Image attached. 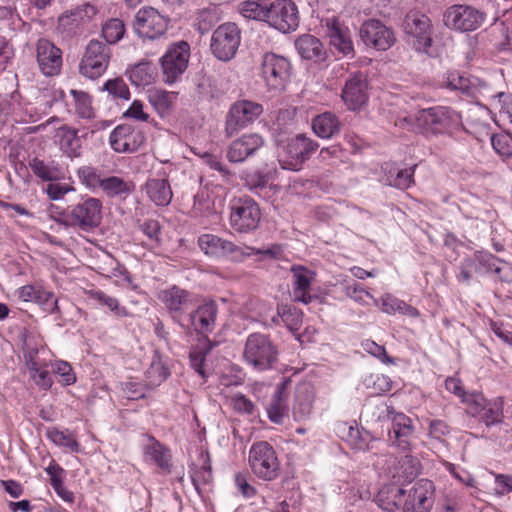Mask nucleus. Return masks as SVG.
<instances>
[{
    "label": "nucleus",
    "mask_w": 512,
    "mask_h": 512,
    "mask_svg": "<svg viewBox=\"0 0 512 512\" xmlns=\"http://www.w3.org/2000/svg\"><path fill=\"white\" fill-rule=\"evenodd\" d=\"M283 322L291 331H298L301 324V313L296 308L284 307L281 311H278Z\"/></svg>",
    "instance_id": "60"
},
{
    "label": "nucleus",
    "mask_w": 512,
    "mask_h": 512,
    "mask_svg": "<svg viewBox=\"0 0 512 512\" xmlns=\"http://www.w3.org/2000/svg\"><path fill=\"white\" fill-rule=\"evenodd\" d=\"M360 37L366 46L379 51L388 50L396 41L393 30L379 20H368L360 28Z\"/></svg>",
    "instance_id": "20"
},
{
    "label": "nucleus",
    "mask_w": 512,
    "mask_h": 512,
    "mask_svg": "<svg viewBox=\"0 0 512 512\" xmlns=\"http://www.w3.org/2000/svg\"><path fill=\"white\" fill-rule=\"evenodd\" d=\"M378 464H382V469L393 479L411 480L418 474V459L408 453L400 458L391 454L384 455L382 463Z\"/></svg>",
    "instance_id": "23"
},
{
    "label": "nucleus",
    "mask_w": 512,
    "mask_h": 512,
    "mask_svg": "<svg viewBox=\"0 0 512 512\" xmlns=\"http://www.w3.org/2000/svg\"><path fill=\"white\" fill-rule=\"evenodd\" d=\"M218 314V306L215 301H206L196 308H192L185 318L186 325L183 327L193 330L207 339V335L215 329Z\"/></svg>",
    "instance_id": "17"
},
{
    "label": "nucleus",
    "mask_w": 512,
    "mask_h": 512,
    "mask_svg": "<svg viewBox=\"0 0 512 512\" xmlns=\"http://www.w3.org/2000/svg\"><path fill=\"white\" fill-rule=\"evenodd\" d=\"M39 69L45 76H55L62 67V51L47 39H39L36 45Z\"/></svg>",
    "instance_id": "24"
},
{
    "label": "nucleus",
    "mask_w": 512,
    "mask_h": 512,
    "mask_svg": "<svg viewBox=\"0 0 512 512\" xmlns=\"http://www.w3.org/2000/svg\"><path fill=\"white\" fill-rule=\"evenodd\" d=\"M326 35L330 39V44L343 55L352 54L353 44L350 32L347 27L341 24L336 18L327 19Z\"/></svg>",
    "instance_id": "28"
},
{
    "label": "nucleus",
    "mask_w": 512,
    "mask_h": 512,
    "mask_svg": "<svg viewBox=\"0 0 512 512\" xmlns=\"http://www.w3.org/2000/svg\"><path fill=\"white\" fill-rule=\"evenodd\" d=\"M312 130L320 138L329 139L340 132L341 122L331 112H324L312 119Z\"/></svg>",
    "instance_id": "32"
},
{
    "label": "nucleus",
    "mask_w": 512,
    "mask_h": 512,
    "mask_svg": "<svg viewBox=\"0 0 512 512\" xmlns=\"http://www.w3.org/2000/svg\"><path fill=\"white\" fill-rule=\"evenodd\" d=\"M35 303L42 305L49 313H58V299L53 292L47 291L40 286Z\"/></svg>",
    "instance_id": "59"
},
{
    "label": "nucleus",
    "mask_w": 512,
    "mask_h": 512,
    "mask_svg": "<svg viewBox=\"0 0 512 512\" xmlns=\"http://www.w3.org/2000/svg\"><path fill=\"white\" fill-rule=\"evenodd\" d=\"M263 19L282 33L295 31L299 25V12L292 0H275L262 8Z\"/></svg>",
    "instance_id": "6"
},
{
    "label": "nucleus",
    "mask_w": 512,
    "mask_h": 512,
    "mask_svg": "<svg viewBox=\"0 0 512 512\" xmlns=\"http://www.w3.org/2000/svg\"><path fill=\"white\" fill-rule=\"evenodd\" d=\"M462 402L466 405V411L473 417H477L479 413L484 410V407L489 401L483 396L482 393L472 392L467 393Z\"/></svg>",
    "instance_id": "51"
},
{
    "label": "nucleus",
    "mask_w": 512,
    "mask_h": 512,
    "mask_svg": "<svg viewBox=\"0 0 512 512\" xmlns=\"http://www.w3.org/2000/svg\"><path fill=\"white\" fill-rule=\"evenodd\" d=\"M230 209V224L235 231L248 233L258 228L261 210L254 199L248 196L236 198Z\"/></svg>",
    "instance_id": "7"
},
{
    "label": "nucleus",
    "mask_w": 512,
    "mask_h": 512,
    "mask_svg": "<svg viewBox=\"0 0 512 512\" xmlns=\"http://www.w3.org/2000/svg\"><path fill=\"white\" fill-rule=\"evenodd\" d=\"M193 211L197 215H208L211 213L209 193L203 189L194 196Z\"/></svg>",
    "instance_id": "63"
},
{
    "label": "nucleus",
    "mask_w": 512,
    "mask_h": 512,
    "mask_svg": "<svg viewBox=\"0 0 512 512\" xmlns=\"http://www.w3.org/2000/svg\"><path fill=\"white\" fill-rule=\"evenodd\" d=\"M71 95L75 102V110L77 115L82 119H91L94 117V109L92 107L91 96L84 92L72 89Z\"/></svg>",
    "instance_id": "42"
},
{
    "label": "nucleus",
    "mask_w": 512,
    "mask_h": 512,
    "mask_svg": "<svg viewBox=\"0 0 512 512\" xmlns=\"http://www.w3.org/2000/svg\"><path fill=\"white\" fill-rule=\"evenodd\" d=\"M313 409V399L308 393L298 391L295 396V402L293 405V417L296 421H302L307 419Z\"/></svg>",
    "instance_id": "44"
},
{
    "label": "nucleus",
    "mask_w": 512,
    "mask_h": 512,
    "mask_svg": "<svg viewBox=\"0 0 512 512\" xmlns=\"http://www.w3.org/2000/svg\"><path fill=\"white\" fill-rule=\"evenodd\" d=\"M60 148L70 158H77L81 155L82 144L78 131L70 126L63 125L59 128Z\"/></svg>",
    "instance_id": "34"
},
{
    "label": "nucleus",
    "mask_w": 512,
    "mask_h": 512,
    "mask_svg": "<svg viewBox=\"0 0 512 512\" xmlns=\"http://www.w3.org/2000/svg\"><path fill=\"white\" fill-rule=\"evenodd\" d=\"M382 311L388 314H395L398 312L412 318L419 316V311L415 307L390 295L382 298Z\"/></svg>",
    "instance_id": "40"
},
{
    "label": "nucleus",
    "mask_w": 512,
    "mask_h": 512,
    "mask_svg": "<svg viewBox=\"0 0 512 512\" xmlns=\"http://www.w3.org/2000/svg\"><path fill=\"white\" fill-rule=\"evenodd\" d=\"M368 433L363 435L358 428L349 427L347 442L355 450H366L368 448Z\"/></svg>",
    "instance_id": "62"
},
{
    "label": "nucleus",
    "mask_w": 512,
    "mask_h": 512,
    "mask_svg": "<svg viewBox=\"0 0 512 512\" xmlns=\"http://www.w3.org/2000/svg\"><path fill=\"white\" fill-rule=\"evenodd\" d=\"M241 41V33L235 23L220 25L211 36L210 49L220 61L227 62L234 58Z\"/></svg>",
    "instance_id": "11"
},
{
    "label": "nucleus",
    "mask_w": 512,
    "mask_h": 512,
    "mask_svg": "<svg viewBox=\"0 0 512 512\" xmlns=\"http://www.w3.org/2000/svg\"><path fill=\"white\" fill-rule=\"evenodd\" d=\"M214 344L206 339L202 346H197L189 352V360L191 367L203 378L206 376L204 370V362L206 355L212 350Z\"/></svg>",
    "instance_id": "43"
},
{
    "label": "nucleus",
    "mask_w": 512,
    "mask_h": 512,
    "mask_svg": "<svg viewBox=\"0 0 512 512\" xmlns=\"http://www.w3.org/2000/svg\"><path fill=\"white\" fill-rule=\"evenodd\" d=\"M168 27V19L152 7L140 9L135 16L134 29L142 38L156 39L162 36Z\"/></svg>",
    "instance_id": "19"
},
{
    "label": "nucleus",
    "mask_w": 512,
    "mask_h": 512,
    "mask_svg": "<svg viewBox=\"0 0 512 512\" xmlns=\"http://www.w3.org/2000/svg\"><path fill=\"white\" fill-rule=\"evenodd\" d=\"M55 220L66 227L91 232L101 224L102 202L97 198L87 197L59 213Z\"/></svg>",
    "instance_id": "2"
},
{
    "label": "nucleus",
    "mask_w": 512,
    "mask_h": 512,
    "mask_svg": "<svg viewBox=\"0 0 512 512\" xmlns=\"http://www.w3.org/2000/svg\"><path fill=\"white\" fill-rule=\"evenodd\" d=\"M111 58L109 46L99 40L87 44L79 64V72L89 79L99 78L107 69Z\"/></svg>",
    "instance_id": "9"
},
{
    "label": "nucleus",
    "mask_w": 512,
    "mask_h": 512,
    "mask_svg": "<svg viewBox=\"0 0 512 512\" xmlns=\"http://www.w3.org/2000/svg\"><path fill=\"white\" fill-rule=\"evenodd\" d=\"M405 496V489L397 485L383 486L375 497V502L379 508L387 512H395L400 508Z\"/></svg>",
    "instance_id": "31"
},
{
    "label": "nucleus",
    "mask_w": 512,
    "mask_h": 512,
    "mask_svg": "<svg viewBox=\"0 0 512 512\" xmlns=\"http://www.w3.org/2000/svg\"><path fill=\"white\" fill-rule=\"evenodd\" d=\"M96 13L97 9L93 5L84 4L83 6L78 7L75 10L63 13L58 19V24L59 26H64L68 24V20L71 17H75L74 20H90L92 17L96 15Z\"/></svg>",
    "instance_id": "50"
},
{
    "label": "nucleus",
    "mask_w": 512,
    "mask_h": 512,
    "mask_svg": "<svg viewBox=\"0 0 512 512\" xmlns=\"http://www.w3.org/2000/svg\"><path fill=\"white\" fill-rule=\"evenodd\" d=\"M159 178H150L143 186L149 200L157 206H168L171 203L173 192L169 181L165 178L166 172H159Z\"/></svg>",
    "instance_id": "27"
},
{
    "label": "nucleus",
    "mask_w": 512,
    "mask_h": 512,
    "mask_svg": "<svg viewBox=\"0 0 512 512\" xmlns=\"http://www.w3.org/2000/svg\"><path fill=\"white\" fill-rule=\"evenodd\" d=\"M128 78L135 86H148L154 82L155 69L148 62H141L127 72Z\"/></svg>",
    "instance_id": "38"
},
{
    "label": "nucleus",
    "mask_w": 512,
    "mask_h": 512,
    "mask_svg": "<svg viewBox=\"0 0 512 512\" xmlns=\"http://www.w3.org/2000/svg\"><path fill=\"white\" fill-rule=\"evenodd\" d=\"M243 358L255 370L266 371L277 363L278 349L269 335L252 333L246 339Z\"/></svg>",
    "instance_id": "4"
},
{
    "label": "nucleus",
    "mask_w": 512,
    "mask_h": 512,
    "mask_svg": "<svg viewBox=\"0 0 512 512\" xmlns=\"http://www.w3.org/2000/svg\"><path fill=\"white\" fill-rule=\"evenodd\" d=\"M291 65L287 58L266 53L261 63L262 78L269 90L279 92L289 79Z\"/></svg>",
    "instance_id": "14"
},
{
    "label": "nucleus",
    "mask_w": 512,
    "mask_h": 512,
    "mask_svg": "<svg viewBox=\"0 0 512 512\" xmlns=\"http://www.w3.org/2000/svg\"><path fill=\"white\" fill-rule=\"evenodd\" d=\"M201 465L193 464L190 467L191 480L197 491L200 490L201 485H206L212 481V467L210 456L207 452L200 453Z\"/></svg>",
    "instance_id": "37"
},
{
    "label": "nucleus",
    "mask_w": 512,
    "mask_h": 512,
    "mask_svg": "<svg viewBox=\"0 0 512 512\" xmlns=\"http://www.w3.org/2000/svg\"><path fill=\"white\" fill-rule=\"evenodd\" d=\"M292 271L293 277L295 278V298L296 300L307 304L311 301V296L308 291L313 277L311 276L310 271L302 266L293 267Z\"/></svg>",
    "instance_id": "35"
},
{
    "label": "nucleus",
    "mask_w": 512,
    "mask_h": 512,
    "mask_svg": "<svg viewBox=\"0 0 512 512\" xmlns=\"http://www.w3.org/2000/svg\"><path fill=\"white\" fill-rule=\"evenodd\" d=\"M30 378L40 389L49 390L53 385L52 377L48 370L41 364L28 370Z\"/></svg>",
    "instance_id": "56"
},
{
    "label": "nucleus",
    "mask_w": 512,
    "mask_h": 512,
    "mask_svg": "<svg viewBox=\"0 0 512 512\" xmlns=\"http://www.w3.org/2000/svg\"><path fill=\"white\" fill-rule=\"evenodd\" d=\"M33 174L42 181L55 182L64 178L62 167L55 161L44 162L38 157L32 158L28 163Z\"/></svg>",
    "instance_id": "33"
},
{
    "label": "nucleus",
    "mask_w": 512,
    "mask_h": 512,
    "mask_svg": "<svg viewBox=\"0 0 512 512\" xmlns=\"http://www.w3.org/2000/svg\"><path fill=\"white\" fill-rule=\"evenodd\" d=\"M148 100L161 116H164L170 110L171 97L169 92L165 90L156 88L148 90Z\"/></svg>",
    "instance_id": "45"
},
{
    "label": "nucleus",
    "mask_w": 512,
    "mask_h": 512,
    "mask_svg": "<svg viewBox=\"0 0 512 512\" xmlns=\"http://www.w3.org/2000/svg\"><path fill=\"white\" fill-rule=\"evenodd\" d=\"M286 386L287 380L277 384L267 407L268 418L275 424H281L288 411Z\"/></svg>",
    "instance_id": "30"
},
{
    "label": "nucleus",
    "mask_w": 512,
    "mask_h": 512,
    "mask_svg": "<svg viewBox=\"0 0 512 512\" xmlns=\"http://www.w3.org/2000/svg\"><path fill=\"white\" fill-rule=\"evenodd\" d=\"M190 56V46L186 41L172 45L161 58L166 83H173L186 70Z\"/></svg>",
    "instance_id": "18"
},
{
    "label": "nucleus",
    "mask_w": 512,
    "mask_h": 512,
    "mask_svg": "<svg viewBox=\"0 0 512 512\" xmlns=\"http://www.w3.org/2000/svg\"><path fill=\"white\" fill-rule=\"evenodd\" d=\"M169 371L160 361L152 362L146 371V377L152 386L160 385L169 376Z\"/></svg>",
    "instance_id": "58"
},
{
    "label": "nucleus",
    "mask_w": 512,
    "mask_h": 512,
    "mask_svg": "<svg viewBox=\"0 0 512 512\" xmlns=\"http://www.w3.org/2000/svg\"><path fill=\"white\" fill-rule=\"evenodd\" d=\"M98 272L108 278L123 277L125 280L130 281V274L127 269L110 254L106 255L99 262Z\"/></svg>",
    "instance_id": "39"
},
{
    "label": "nucleus",
    "mask_w": 512,
    "mask_h": 512,
    "mask_svg": "<svg viewBox=\"0 0 512 512\" xmlns=\"http://www.w3.org/2000/svg\"><path fill=\"white\" fill-rule=\"evenodd\" d=\"M341 98L349 110H359L368 100L367 75L360 71L350 74L345 81Z\"/></svg>",
    "instance_id": "21"
},
{
    "label": "nucleus",
    "mask_w": 512,
    "mask_h": 512,
    "mask_svg": "<svg viewBox=\"0 0 512 512\" xmlns=\"http://www.w3.org/2000/svg\"><path fill=\"white\" fill-rule=\"evenodd\" d=\"M295 47L299 55L306 60L323 62L327 58V52L322 42L311 34H303L295 41Z\"/></svg>",
    "instance_id": "29"
},
{
    "label": "nucleus",
    "mask_w": 512,
    "mask_h": 512,
    "mask_svg": "<svg viewBox=\"0 0 512 512\" xmlns=\"http://www.w3.org/2000/svg\"><path fill=\"white\" fill-rule=\"evenodd\" d=\"M494 150L502 156L512 155V138L508 134H495L491 138Z\"/></svg>",
    "instance_id": "61"
},
{
    "label": "nucleus",
    "mask_w": 512,
    "mask_h": 512,
    "mask_svg": "<svg viewBox=\"0 0 512 512\" xmlns=\"http://www.w3.org/2000/svg\"><path fill=\"white\" fill-rule=\"evenodd\" d=\"M434 485L427 479L415 482L409 489H405L402 502L403 512H430L434 503Z\"/></svg>",
    "instance_id": "16"
},
{
    "label": "nucleus",
    "mask_w": 512,
    "mask_h": 512,
    "mask_svg": "<svg viewBox=\"0 0 512 512\" xmlns=\"http://www.w3.org/2000/svg\"><path fill=\"white\" fill-rule=\"evenodd\" d=\"M416 118L420 126L434 134L449 132L460 121L455 111L443 106L423 109L418 112Z\"/></svg>",
    "instance_id": "15"
},
{
    "label": "nucleus",
    "mask_w": 512,
    "mask_h": 512,
    "mask_svg": "<svg viewBox=\"0 0 512 512\" xmlns=\"http://www.w3.org/2000/svg\"><path fill=\"white\" fill-rule=\"evenodd\" d=\"M219 20L215 6L200 10L197 15L198 30L201 33L207 32Z\"/></svg>",
    "instance_id": "54"
},
{
    "label": "nucleus",
    "mask_w": 512,
    "mask_h": 512,
    "mask_svg": "<svg viewBox=\"0 0 512 512\" xmlns=\"http://www.w3.org/2000/svg\"><path fill=\"white\" fill-rule=\"evenodd\" d=\"M145 140L146 137L141 130L127 124L117 126L109 137L112 149L118 153L136 152Z\"/></svg>",
    "instance_id": "22"
},
{
    "label": "nucleus",
    "mask_w": 512,
    "mask_h": 512,
    "mask_svg": "<svg viewBox=\"0 0 512 512\" xmlns=\"http://www.w3.org/2000/svg\"><path fill=\"white\" fill-rule=\"evenodd\" d=\"M472 259L477 265L479 272L481 271V268H484L486 272H493L498 275L500 280L507 281L506 278L501 276L502 268L498 265L503 262L491 253L479 251L474 254V258Z\"/></svg>",
    "instance_id": "41"
},
{
    "label": "nucleus",
    "mask_w": 512,
    "mask_h": 512,
    "mask_svg": "<svg viewBox=\"0 0 512 512\" xmlns=\"http://www.w3.org/2000/svg\"><path fill=\"white\" fill-rule=\"evenodd\" d=\"M318 147V143L314 140L306 137L304 134H298L288 140L287 144L283 147L280 159L282 168L293 171L300 170L303 163L316 152Z\"/></svg>",
    "instance_id": "13"
},
{
    "label": "nucleus",
    "mask_w": 512,
    "mask_h": 512,
    "mask_svg": "<svg viewBox=\"0 0 512 512\" xmlns=\"http://www.w3.org/2000/svg\"><path fill=\"white\" fill-rule=\"evenodd\" d=\"M502 408L497 402H488L484 410L477 416L487 427L502 421Z\"/></svg>",
    "instance_id": "53"
},
{
    "label": "nucleus",
    "mask_w": 512,
    "mask_h": 512,
    "mask_svg": "<svg viewBox=\"0 0 512 512\" xmlns=\"http://www.w3.org/2000/svg\"><path fill=\"white\" fill-rule=\"evenodd\" d=\"M100 188H102L108 196L129 194L131 192L129 184L117 176L103 178Z\"/></svg>",
    "instance_id": "48"
},
{
    "label": "nucleus",
    "mask_w": 512,
    "mask_h": 512,
    "mask_svg": "<svg viewBox=\"0 0 512 512\" xmlns=\"http://www.w3.org/2000/svg\"><path fill=\"white\" fill-rule=\"evenodd\" d=\"M485 18V13L470 5L455 4L445 10L443 22L449 29L470 32L480 28Z\"/></svg>",
    "instance_id": "10"
},
{
    "label": "nucleus",
    "mask_w": 512,
    "mask_h": 512,
    "mask_svg": "<svg viewBox=\"0 0 512 512\" xmlns=\"http://www.w3.org/2000/svg\"><path fill=\"white\" fill-rule=\"evenodd\" d=\"M53 372L61 377V382L64 385H71L76 381L75 374L69 363L64 361H57L53 365Z\"/></svg>",
    "instance_id": "64"
},
{
    "label": "nucleus",
    "mask_w": 512,
    "mask_h": 512,
    "mask_svg": "<svg viewBox=\"0 0 512 512\" xmlns=\"http://www.w3.org/2000/svg\"><path fill=\"white\" fill-rule=\"evenodd\" d=\"M244 185L252 192L259 193L268 185V175L259 171L246 173L243 177Z\"/></svg>",
    "instance_id": "57"
},
{
    "label": "nucleus",
    "mask_w": 512,
    "mask_h": 512,
    "mask_svg": "<svg viewBox=\"0 0 512 512\" xmlns=\"http://www.w3.org/2000/svg\"><path fill=\"white\" fill-rule=\"evenodd\" d=\"M47 437L56 445L68 448L71 452H79L80 445L78 441L68 432L57 428L47 430Z\"/></svg>",
    "instance_id": "47"
},
{
    "label": "nucleus",
    "mask_w": 512,
    "mask_h": 512,
    "mask_svg": "<svg viewBox=\"0 0 512 512\" xmlns=\"http://www.w3.org/2000/svg\"><path fill=\"white\" fill-rule=\"evenodd\" d=\"M263 144L264 140L260 135L245 134L228 145L226 157L231 163H241L260 149Z\"/></svg>",
    "instance_id": "26"
},
{
    "label": "nucleus",
    "mask_w": 512,
    "mask_h": 512,
    "mask_svg": "<svg viewBox=\"0 0 512 512\" xmlns=\"http://www.w3.org/2000/svg\"><path fill=\"white\" fill-rule=\"evenodd\" d=\"M151 443L145 447V454L164 472L170 473L171 471V455L167 448H165L155 438H150Z\"/></svg>",
    "instance_id": "36"
},
{
    "label": "nucleus",
    "mask_w": 512,
    "mask_h": 512,
    "mask_svg": "<svg viewBox=\"0 0 512 512\" xmlns=\"http://www.w3.org/2000/svg\"><path fill=\"white\" fill-rule=\"evenodd\" d=\"M416 166L410 169L397 170L395 173L389 171L388 181L391 186L407 189L414 182L413 175Z\"/></svg>",
    "instance_id": "52"
},
{
    "label": "nucleus",
    "mask_w": 512,
    "mask_h": 512,
    "mask_svg": "<svg viewBox=\"0 0 512 512\" xmlns=\"http://www.w3.org/2000/svg\"><path fill=\"white\" fill-rule=\"evenodd\" d=\"M252 472L260 479L271 481L278 477L280 463L274 448L266 441L256 442L249 452Z\"/></svg>",
    "instance_id": "5"
},
{
    "label": "nucleus",
    "mask_w": 512,
    "mask_h": 512,
    "mask_svg": "<svg viewBox=\"0 0 512 512\" xmlns=\"http://www.w3.org/2000/svg\"><path fill=\"white\" fill-rule=\"evenodd\" d=\"M158 299L164 305L171 319L181 327L186 325L188 311L194 307L193 294L177 285H172L158 293Z\"/></svg>",
    "instance_id": "8"
},
{
    "label": "nucleus",
    "mask_w": 512,
    "mask_h": 512,
    "mask_svg": "<svg viewBox=\"0 0 512 512\" xmlns=\"http://www.w3.org/2000/svg\"><path fill=\"white\" fill-rule=\"evenodd\" d=\"M103 90L107 91L114 99L126 101L130 99L129 87L120 77L107 80L103 86Z\"/></svg>",
    "instance_id": "49"
},
{
    "label": "nucleus",
    "mask_w": 512,
    "mask_h": 512,
    "mask_svg": "<svg viewBox=\"0 0 512 512\" xmlns=\"http://www.w3.org/2000/svg\"><path fill=\"white\" fill-rule=\"evenodd\" d=\"M388 436L391 446L400 449L404 453L410 451L414 438L412 420L403 413H397L392 418V427Z\"/></svg>",
    "instance_id": "25"
},
{
    "label": "nucleus",
    "mask_w": 512,
    "mask_h": 512,
    "mask_svg": "<svg viewBox=\"0 0 512 512\" xmlns=\"http://www.w3.org/2000/svg\"><path fill=\"white\" fill-rule=\"evenodd\" d=\"M263 112L261 104L242 100L235 102L225 119V135L231 138L252 124Z\"/></svg>",
    "instance_id": "12"
},
{
    "label": "nucleus",
    "mask_w": 512,
    "mask_h": 512,
    "mask_svg": "<svg viewBox=\"0 0 512 512\" xmlns=\"http://www.w3.org/2000/svg\"><path fill=\"white\" fill-rule=\"evenodd\" d=\"M198 246L209 257L226 258L236 263L243 262L252 255H261L269 258H276L277 256L275 248L258 249L249 246H238L234 242L214 234H202L199 236Z\"/></svg>",
    "instance_id": "1"
},
{
    "label": "nucleus",
    "mask_w": 512,
    "mask_h": 512,
    "mask_svg": "<svg viewBox=\"0 0 512 512\" xmlns=\"http://www.w3.org/2000/svg\"><path fill=\"white\" fill-rule=\"evenodd\" d=\"M125 33V25L117 18L109 19L102 27V35L107 43L115 44L120 41Z\"/></svg>",
    "instance_id": "46"
},
{
    "label": "nucleus",
    "mask_w": 512,
    "mask_h": 512,
    "mask_svg": "<svg viewBox=\"0 0 512 512\" xmlns=\"http://www.w3.org/2000/svg\"><path fill=\"white\" fill-rule=\"evenodd\" d=\"M77 173L82 184L88 188L95 189L100 187L102 184L103 178H101L100 173L93 167H80Z\"/></svg>",
    "instance_id": "55"
},
{
    "label": "nucleus",
    "mask_w": 512,
    "mask_h": 512,
    "mask_svg": "<svg viewBox=\"0 0 512 512\" xmlns=\"http://www.w3.org/2000/svg\"><path fill=\"white\" fill-rule=\"evenodd\" d=\"M407 43L417 53L434 57L433 26L430 18L419 11H410L403 21Z\"/></svg>",
    "instance_id": "3"
}]
</instances>
